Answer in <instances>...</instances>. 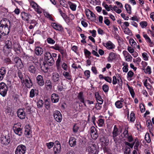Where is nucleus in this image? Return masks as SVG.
I'll return each instance as SVG.
<instances>
[{"instance_id":"nucleus-59","label":"nucleus","mask_w":154,"mask_h":154,"mask_svg":"<svg viewBox=\"0 0 154 154\" xmlns=\"http://www.w3.org/2000/svg\"><path fill=\"white\" fill-rule=\"evenodd\" d=\"M47 41L48 43L52 44H54L55 42V41L54 40L50 37H48L47 39Z\"/></svg>"},{"instance_id":"nucleus-54","label":"nucleus","mask_w":154,"mask_h":154,"mask_svg":"<svg viewBox=\"0 0 154 154\" xmlns=\"http://www.w3.org/2000/svg\"><path fill=\"white\" fill-rule=\"evenodd\" d=\"M125 30L124 32L125 34H128L130 35L132 34L131 32L128 28H125Z\"/></svg>"},{"instance_id":"nucleus-1","label":"nucleus","mask_w":154,"mask_h":154,"mask_svg":"<svg viewBox=\"0 0 154 154\" xmlns=\"http://www.w3.org/2000/svg\"><path fill=\"white\" fill-rule=\"evenodd\" d=\"M10 22L9 20L4 18L2 19L0 23V32L4 35L8 34L10 28Z\"/></svg>"},{"instance_id":"nucleus-46","label":"nucleus","mask_w":154,"mask_h":154,"mask_svg":"<svg viewBox=\"0 0 154 154\" xmlns=\"http://www.w3.org/2000/svg\"><path fill=\"white\" fill-rule=\"evenodd\" d=\"M84 52L86 56L88 57L89 59L91 57V56H90L91 54V52L87 49H84Z\"/></svg>"},{"instance_id":"nucleus-52","label":"nucleus","mask_w":154,"mask_h":154,"mask_svg":"<svg viewBox=\"0 0 154 154\" xmlns=\"http://www.w3.org/2000/svg\"><path fill=\"white\" fill-rule=\"evenodd\" d=\"M125 57V60L127 61H131L132 58V57L129 54Z\"/></svg>"},{"instance_id":"nucleus-60","label":"nucleus","mask_w":154,"mask_h":154,"mask_svg":"<svg viewBox=\"0 0 154 154\" xmlns=\"http://www.w3.org/2000/svg\"><path fill=\"white\" fill-rule=\"evenodd\" d=\"M143 37L145 38L146 39V40L147 42H148L151 43L152 44V42H151V40L149 38V36L147 35L146 34H144L143 35Z\"/></svg>"},{"instance_id":"nucleus-58","label":"nucleus","mask_w":154,"mask_h":154,"mask_svg":"<svg viewBox=\"0 0 154 154\" xmlns=\"http://www.w3.org/2000/svg\"><path fill=\"white\" fill-rule=\"evenodd\" d=\"M102 89L105 92H107L109 90V86L106 85H104L102 86Z\"/></svg>"},{"instance_id":"nucleus-20","label":"nucleus","mask_w":154,"mask_h":154,"mask_svg":"<svg viewBox=\"0 0 154 154\" xmlns=\"http://www.w3.org/2000/svg\"><path fill=\"white\" fill-rule=\"evenodd\" d=\"M116 54L112 52H110L109 54V57L107 58V60L109 62H112L113 60L116 59Z\"/></svg>"},{"instance_id":"nucleus-7","label":"nucleus","mask_w":154,"mask_h":154,"mask_svg":"<svg viewBox=\"0 0 154 154\" xmlns=\"http://www.w3.org/2000/svg\"><path fill=\"white\" fill-rule=\"evenodd\" d=\"M12 48L14 51L18 55L19 54L17 51L21 52V46L18 42L16 41H14L12 45Z\"/></svg>"},{"instance_id":"nucleus-26","label":"nucleus","mask_w":154,"mask_h":154,"mask_svg":"<svg viewBox=\"0 0 154 154\" xmlns=\"http://www.w3.org/2000/svg\"><path fill=\"white\" fill-rule=\"evenodd\" d=\"M24 134L25 135L29 136L30 134V132L31 131L29 125H26L25 128Z\"/></svg>"},{"instance_id":"nucleus-37","label":"nucleus","mask_w":154,"mask_h":154,"mask_svg":"<svg viewBox=\"0 0 154 154\" xmlns=\"http://www.w3.org/2000/svg\"><path fill=\"white\" fill-rule=\"evenodd\" d=\"M79 128V126L78 124L75 123L73 127V131L74 133H76L78 131Z\"/></svg>"},{"instance_id":"nucleus-6","label":"nucleus","mask_w":154,"mask_h":154,"mask_svg":"<svg viewBox=\"0 0 154 154\" xmlns=\"http://www.w3.org/2000/svg\"><path fill=\"white\" fill-rule=\"evenodd\" d=\"M13 60L14 62L15 65L17 67L20 68L23 67V65L21 59L17 56H15L13 57Z\"/></svg>"},{"instance_id":"nucleus-61","label":"nucleus","mask_w":154,"mask_h":154,"mask_svg":"<svg viewBox=\"0 0 154 154\" xmlns=\"http://www.w3.org/2000/svg\"><path fill=\"white\" fill-rule=\"evenodd\" d=\"M85 76L86 77L87 79H88L90 76V72L88 70H87L84 72Z\"/></svg>"},{"instance_id":"nucleus-27","label":"nucleus","mask_w":154,"mask_h":154,"mask_svg":"<svg viewBox=\"0 0 154 154\" xmlns=\"http://www.w3.org/2000/svg\"><path fill=\"white\" fill-rule=\"evenodd\" d=\"M28 70L31 73L35 74L36 71V69L35 66L33 65H30L28 68Z\"/></svg>"},{"instance_id":"nucleus-25","label":"nucleus","mask_w":154,"mask_h":154,"mask_svg":"<svg viewBox=\"0 0 154 154\" xmlns=\"http://www.w3.org/2000/svg\"><path fill=\"white\" fill-rule=\"evenodd\" d=\"M77 97L80 102L82 103H84V101H85L83 94V92H80L79 93Z\"/></svg>"},{"instance_id":"nucleus-18","label":"nucleus","mask_w":154,"mask_h":154,"mask_svg":"<svg viewBox=\"0 0 154 154\" xmlns=\"http://www.w3.org/2000/svg\"><path fill=\"white\" fill-rule=\"evenodd\" d=\"M51 25L53 28L56 30L60 31L62 30L63 28L61 25L57 23H52Z\"/></svg>"},{"instance_id":"nucleus-47","label":"nucleus","mask_w":154,"mask_h":154,"mask_svg":"<svg viewBox=\"0 0 154 154\" xmlns=\"http://www.w3.org/2000/svg\"><path fill=\"white\" fill-rule=\"evenodd\" d=\"M45 106L47 110L50 109L51 106L50 103L47 100L45 101Z\"/></svg>"},{"instance_id":"nucleus-48","label":"nucleus","mask_w":154,"mask_h":154,"mask_svg":"<svg viewBox=\"0 0 154 154\" xmlns=\"http://www.w3.org/2000/svg\"><path fill=\"white\" fill-rule=\"evenodd\" d=\"M125 64V65L123 66V67L122 68V70L123 71V72H127L128 71V65L127 63H124L122 65L123 66L124 65V64Z\"/></svg>"},{"instance_id":"nucleus-64","label":"nucleus","mask_w":154,"mask_h":154,"mask_svg":"<svg viewBox=\"0 0 154 154\" xmlns=\"http://www.w3.org/2000/svg\"><path fill=\"white\" fill-rule=\"evenodd\" d=\"M6 35H4L1 33L0 34V41H5L6 39Z\"/></svg>"},{"instance_id":"nucleus-34","label":"nucleus","mask_w":154,"mask_h":154,"mask_svg":"<svg viewBox=\"0 0 154 154\" xmlns=\"http://www.w3.org/2000/svg\"><path fill=\"white\" fill-rule=\"evenodd\" d=\"M129 42L130 44L133 48H136L137 43L133 38H130L129 39Z\"/></svg>"},{"instance_id":"nucleus-49","label":"nucleus","mask_w":154,"mask_h":154,"mask_svg":"<svg viewBox=\"0 0 154 154\" xmlns=\"http://www.w3.org/2000/svg\"><path fill=\"white\" fill-rule=\"evenodd\" d=\"M50 48L56 50L58 51L60 48H61V47L59 44H56L54 46H51L50 47Z\"/></svg>"},{"instance_id":"nucleus-3","label":"nucleus","mask_w":154,"mask_h":154,"mask_svg":"<svg viewBox=\"0 0 154 154\" xmlns=\"http://www.w3.org/2000/svg\"><path fill=\"white\" fill-rule=\"evenodd\" d=\"M21 125L20 123L15 124L13 128L14 133L19 136H21L22 134V129L20 128Z\"/></svg>"},{"instance_id":"nucleus-13","label":"nucleus","mask_w":154,"mask_h":154,"mask_svg":"<svg viewBox=\"0 0 154 154\" xmlns=\"http://www.w3.org/2000/svg\"><path fill=\"white\" fill-rule=\"evenodd\" d=\"M56 144L55 145L54 147L53 148L54 154L59 153L61 151V145L58 141L55 142Z\"/></svg>"},{"instance_id":"nucleus-57","label":"nucleus","mask_w":154,"mask_h":154,"mask_svg":"<svg viewBox=\"0 0 154 154\" xmlns=\"http://www.w3.org/2000/svg\"><path fill=\"white\" fill-rule=\"evenodd\" d=\"M4 61L5 63L7 65L11 64L12 63V61L9 58H5L4 60Z\"/></svg>"},{"instance_id":"nucleus-2","label":"nucleus","mask_w":154,"mask_h":154,"mask_svg":"<svg viewBox=\"0 0 154 154\" xmlns=\"http://www.w3.org/2000/svg\"><path fill=\"white\" fill-rule=\"evenodd\" d=\"M44 59L47 64L49 66H51L54 63V60L51 53L49 52L45 53Z\"/></svg>"},{"instance_id":"nucleus-63","label":"nucleus","mask_w":154,"mask_h":154,"mask_svg":"<svg viewBox=\"0 0 154 154\" xmlns=\"http://www.w3.org/2000/svg\"><path fill=\"white\" fill-rule=\"evenodd\" d=\"M140 24L142 28L146 27L147 25V23L146 21H141L140 23Z\"/></svg>"},{"instance_id":"nucleus-5","label":"nucleus","mask_w":154,"mask_h":154,"mask_svg":"<svg viewBox=\"0 0 154 154\" xmlns=\"http://www.w3.org/2000/svg\"><path fill=\"white\" fill-rule=\"evenodd\" d=\"M26 150V147L22 144L19 145L16 148L15 154H24Z\"/></svg>"},{"instance_id":"nucleus-16","label":"nucleus","mask_w":154,"mask_h":154,"mask_svg":"<svg viewBox=\"0 0 154 154\" xmlns=\"http://www.w3.org/2000/svg\"><path fill=\"white\" fill-rule=\"evenodd\" d=\"M25 84L28 88H30L32 85V83L29 77H26L25 79Z\"/></svg>"},{"instance_id":"nucleus-55","label":"nucleus","mask_w":154,"mask_h":154,"mask_svg":"<svg viewBox=\"0 0 154 154\" xmlns=\"http://www.w3.org/2000/svg\"><path fill=\"white\" fill-rule=\"evenodd\" d=\"M25 109H26V111L30 112L31 109V107L30 105H29L28 103H26L25 104Z\"/></svg>"},{"instance_id":"nucleus-17","label":"nucleus","mask_w":154,"mask_h":154,"mask_svg":"<svg viewBox=\"0 0 154 154\" xmlns=\"http://www.w3.org/2000/svg\"><path fill=\"white\" fill-rule=\"evenodd\" d=\"M36 80L37 83L39 86H42L44 85V82L42 75H38L36 78Z\"/></svg>"},{"instance_id":"nucleus-40","label":"nucleus","mask_w":154,"mask_h":154,"mask_svg":"<svg viewBox=\"0 0 154 154\" xmlns=\"http://www.w3.org/2000/svg\"><path fill=\"white\" fill-rule=\"evenodd\" d=\"M46 64H47V63L46 62L45 63V62H43V66L42 65L41 66L40 63H39V65L40 66L41 69L42 70L44 71L45 70H46L48 69V67L46 66Z\"/></svg>"},{"instance_id":"nucleus-23","label":"nucleus","mask_w":154,"mask_h":154,"mask_svg":"<svg viewBox=\"0 0 154 154\" xmlns=\"http://www.w3.org/2000/svg\"><path fill=\"white\" fill-rule=\"evenodd\" d=\"M51 99L52 102L54 103L57 102L59 100L58 95L56 94H53L51 95Z\"/></svg>"},{"instance_id":"nucleus-43","label":"nucleus","mask_w":154,"mask_h":154,"mask_svg":"<svg viewBox=\"0 0 154 154\" xmlns=\"http://www.w3.org/2000/svg\"><path fill=\"white\" fill-rule=\"evenodd\" d=\"M63 75L66 79L69 80L71 79V76L70 75L69 73L67 72H64L63 73Z\"/></svg>"},{"instance_id":"nucleus-29","label":"nucleus","mask_w":154,"mask_h":154,"mask_svg":"<svg viewBox=\"0 0 154 154\" xmlns=\"http://www.w3.org/2000/svg\"><path fill=\"white\" fill-rule=\"evenodd\" d=\"M5 45L8 49H11L12 48V43L11 41L8 40L5 41Z\"/></svg>"},{"instance_id":"nucleus-39","label":"nucleus","mask_w":154,"mask_h":154,"mask_svg":"<svg viewBox=\"0 0 154 154\" xmlns=\"http://www.w3.org/2000/svg\"><path fill=\"white\" fill-rule=\"evenodd\" d=\"M125 7L127 13L129 14L131 13V7L129 5L125 4Z\"/></svg>"},{"instance_id":"nucleus-31","label":"nucleus","mask_w":154,"mask_h":154,"mask_svg":"<svg viewBox=\"0 0 154 154\" xmlns=\"http://www.w3.org/2000/svg\"><path fill=\"white\" fill-rule=\"evenodd\" d=\"M100 140L101 142L104 143L105 146H107L109 144V140L105 137H101V138L100 139Z\"/></svg>"},{"instance_id":"nucleus-24","label":"nucleus","mask_w":154,"mask_h":154,"mask_svg":"<svg viewBox=\"0 0 154 154\" xmlns=\"http://www.w3.org/2000/svg\"><path fill=\"white\" fill-rule=\"evenodd\" d=\"M112 137H116L119 134V131L116 125H115L112 131Z\"/></svg>"},{"instance_id":"nucleus-35","label":"nucleus","mask_w":154,"mask_h":154,"mask_svg":"<svg viewBox=\"0 0 154 154\" xmlns=\"http://www.w3.org/2000/svg\"><path fill=\"white\" fill-rule=\"evenodd\" d=\"M43 104L44 102L43 100H39L37 103V108L39 109L42 108L43 107Z\"/></svg>"},{"instance_id":"nucleus-56","label":"nucleus","mask_w":154,"mask_h":154,"mask_svg":"<svg viewBox=\"0 0 154 154\" xmlns=\"http://www.w3.org/2000/svg\"><path fill=\"white\" fill-rule=\"evenodd\" d=\"M103 150L104 153H106L108 154H109L110 149L107 146H105L103 147Z\"/></svg>"},{"instance_id":"nucleus-44","label":"nucleus","mask_w":154,"mask_h":154,"mask_svg":"<svg viewBox=\"0 0 154 154\" xmlns=\"http://www.w3.org/2000/svg\"><path fill=\"white\" fill-rule=\"evenodd\" d=\"M91 135L92 138L94 140H96L98 137V134L97 131L93 133V134H91Z\"/></svg>"},{"instance_id":"nucleus-36","label":"nucleus","mask_w":154,"mask_h":154,"mask_svg":"<svg viewBox=\"0 0 154 154\" xmlns=\"http://www.w3.org/2000/svg\"><path fill=\"white\" fill-rule=\"evenodd\" d=\"M68 3L69 5L70 9L73 11H75L76 10V6L70 1L68 2Z\"/></svg>"},{"instance_id":"nucleus-8","label":"nucleus","mask_w":154,"mask_h":154,"mask_svg":"<svg viewBox=\"0 0 154 154\" xmlns=\"http://www.w3.org/2000/svg\"><path fill=\"white\" fill-rule=\"evenodd\" d=\"M54 117L55 120L58 122H60L62 120V116L60 112L57 110L54 112Z\"/></svg>"},{"instance_id":"nucleus-19","label":"nucleus","mask_w":154,"mask_h":154,"mask_svg":"<svg viewBox=\"0 0 154 154\" xmlns=\"http://www.w3.org/2000/svg\"><path fill=\"white\" fill-rule=\"evenodd\" d=\"M103 45L104 46L106 47L108 49H112L114 48L115 45L110 41H109L106 43H103Z\"/></svg>"},{"instance_id":"nucleus-9","label":"nucleus","mask_w":154,"mask_h":154,"mask_svg":"<svg viewBox=\"0 0 154 154\" xmlns=\"http://www.w3.org/2000/svg\"><path fill=\"white\" fill-rule=\"evenodd\" d=\"M0 141L2 144L5 145H7L10 143L11 141L10 137L9 136H6L4 137H2Z\"/></svg>"},{"instance_id":"nucleus-42","label":"nucleus","mask_w":154,"mask_h":154,"mask_svg":"<svg viewBox=\"0 0 154 154\" xmlns=\"http://www.w3.org/2000/svg\"><path fill=\"white\" fill-rule=\"evenodd\" d=\"M115 105L116 106V107L119 109H120L122 107L123 105L122 103L121 102L119 101V100H118L116 101L115 103Z\"/></svg>"},{"instance_id":"nucleus-28","label":"nucleus","mask_w":154,"mask_h":154,"mask_svg":"<svg viewBox=\"0 0 154 154\" xmlns=\"http://www.w3.org/2000/svg\"><path fill=\"white\" fill-rule=\"evenodd\" d=\"M37 91L36 89H32L31 90L30 92L29 97L31 98H33L35 96V94L38 95V93H37Z\"/></svg>"},{"instance_id":"nucleus-21","label":"nucleus","mask_w":154,"mask_h":154,"mask_svg":"<svg viewBox=\"0 0 154 154\" xmlns=\"http://www.w3.org/2000/svg\"><path fill=\"white\" fill-rule=\"evenodd\" d=\"M43 49L41 47L37 46L35 48V52L38 56L41 55L43 53Z\"/></svg>"},{"instance_id":"nucleus-32","label":"nucleus","mask_w":154,"mask_h":154,"mask_svg":"<svg viewBox=\"0 0 154 154\" xmlns=\"http://www.w3.org/2000/svg\"><path fill=\"white\" fill-rule=\"evenodd\" d=\"M58 51H59L61 54L62 58L66 55V51L63 49V47H61V48H60Z\"/></svg>"},{"instance_id":"nucleus-62","label":"nucleus","mask_w":154,"mask_h":154,"mask_svg":"<svg viewBox=\"0 0 154 154\" xmlns=\"http://www.w3.org/2000/svg\"><path fill=\"white\" fill-rule=\"evenodd\" d=\"M95 96L97 100H100L102 99L101 96L99 95V93L97 92L95 93Z\"/></svg>"},{"instance_id":"nucleus-33","label":"nucleus","mask_w":154,"mask_h":154,"mask_svg":"<svg viewBox=\"0 0 154 154\" xmlns=\"http://www.w3.org/2000/svg\"><path fill=\"white\" fill-rule=\"evenodd\" d=\"M58 51H59L61 54L62 58L66 55V51L63 49V47H61V48H60Z\"/></svg>"},{"instance_id":"nucleus-41","label":"nucleus","mask_w":154,"mask_h":154,"mask_svg":"<svg viewBox=\"0 0 154 154\" xmlns=\"http://www.w3.org/2000/svg\"><path fill=\"white\" fill-rule=\"evenodd\" d=\"M104 119H100L98 120L97 123L99 126L103 127L104 125Z\"/></svg>"},{"instance_id":"nucleus-50","label":"nucleus","mask_w":154,"mask_h":154,"mask_svg":"<svg viewBox=\"0 0 154 154\" xmlns=\"http://www.w3.org/2000/svg\"><path fill=\"white\" fill-rule=\"evenodd\" d=\"M32 60L33 63H34L35 65L39 64V63L38 58L37 57L34 56Z\"/></svg>"},{"instance_id":"nucleus-30","label":"nucleus","mask_w":154,"mask_h":154,"mask_svg":"<svg viewBox=\"0 0 154 154\" xmlns=\"http://www.w3.org/2000/svg\"><path fill=\"white\" fill-rule=\"evenodd\" d=\"M61 55L59 54L58 56V59L56 62V65L57 69H59L60 68V63L61 62Z\"/></svg>"},{"instance_id":"nucleus-22","label":"nucleus","mask_w":154,"mask_h":154,"mask_svg":"<svg viewBox=\"0 0 154 154\" xmlns=\"http://www.w3.org/2000/svg\"><path fill=\"white\" fill-rule=\"evenodd\" d=\"M69 143L71 147L74 146L76 145V139L73 137H70L69 140Z\"/></svg>"},{"instance_id":"nucleus-4","label":"nucleus","mask_w":154,"mask_h":154,"mask_svg":"<svg viewBox=\"0 0 154 154\" xmlns=\"http://www.w3.org/2000/svg\"><path fill=\"white\" fill-rule=\"evenodd\" d=\"M8 88L6 84L2 82L0 83V94L5 97L7 94Z\"/></svg>"},{"instance_id":"nucleus-15","label":"nucleus","mask_w":154,"mask_h":154,"mask_svg":"<svg viewBox=\"0 0 154 154\" xmlns=\"http://www.w3.org/2000/svg\"><path fill=\"white\" fill-rule=\"evenodd\" d=\"M6 68L3 67L0 69V81H2L3 79L6 75Z\"/></svg>"},{"instance_id":"nucleus-11","label":"nucleus","mask_w":154,"mask_h":154,"mask_svg":"<svg viewBox=\"0 0 154 154\" xmlns=\"http://www.w3.org/2000/svg\"><path fill=\"white\" fill-rule=\"evenodd\" d=\"M18 117L21 119H25L26 115L23 109H18L17 112Z\"/></svg>"},{"instance_id":"nucleus-45","label":"nucleus","mask_w":154,"mask_h":154,"mask_svg":"<svg viewBox=\"0 0 154 154\" xmlns=\"http://www.w3.org/2000/svg\"><path fill=\"white\" fill-rule=\"evenodd\" d=\"M45 85L48 87L49 89H51L52 88L51 82L49 80H47L46 81Z\"/></svg>"},{"instance_id":"nucleus-53","label":"nucleus","mask_w":154,"mask_h":154,"mask_svg":"<svg viewBox=\"0 0 154 154\" xmlns=\"http://www.w3.org/2000/svg\"><path fill=\"white\" fill-rule=\"evenodd\" d=\"M130 121L131 122H134L135 120V114L133 112H131L130 114Z\"/></svg>"},{"instance_id":"nucleus-12","label":"nucleus","mask_w":154,"mask_h":154,"mask_svg":"<svg viewBox=\"0 0 154 154\" xmlns=\"http://www.w3.org/2000/svg\"><path fill=\"white\" fill-rule=\"evenodd\" d=\"M22 19L24 20L27 21H28L30 18L31 17V15L29 13H26L25 12H23L21 13Z\"/></svg>"},{"instance_id":"nucleus-51","label":"nucleus","mask_w":154,"mask_h":154,"mask_svg":"<svg viewBox=\"0 0 154 154\" xmlns=\"http://www.w3.org/2000/svg\"><path fill=\"white\" fill-rule=\"evenodd\" d=\"M145 139L148 143H150V142L151 139L149 134V133L146 134L145 137Z\"/></svg>"},{"instance_id":"nucleus-10","label":"nucleus","mask_w":154,"mask_h":154,"mask_svg":"<svg viewBox=\"0 0 154 154\" xmlns=\"http://www.w3.org/2000/svg\"><path fill=\"white\" fill-rule=\"evenodd\" d=\"M87 149L90 153L92 154H96L97 152L96 146L95 144H89Z\"/></svg>"},{"instance_id":"nucleus-14","label":"nucleus","mask_w":154,"mask_h":154,"mask_svg":"<svg viewBox=\"0 0 154 154\" xmlns=\"http://www.w3.org/2000/svg\"><path fill=\"white\" fill-rule=\"evenodd\" d=\"M60 75L58 73L55 72L52 74V79L54 82L58 83L60 80Z\"/></svg>"},{"instance_id":"nucleus-38","label":"nucleus","mask_w":154,"mask_h":154,"mask_svg":"<svg viewBox=\"0 0 154 154\" xmlns=\"http://www.w3.org/2000/svg\"><path fill=\"white\" fill-rule=\"evenodd\" d=\"M134 73L131 71H130L127 73V79L129 80H131V78L133 76Z\"/></svg>"}]
</instances>
